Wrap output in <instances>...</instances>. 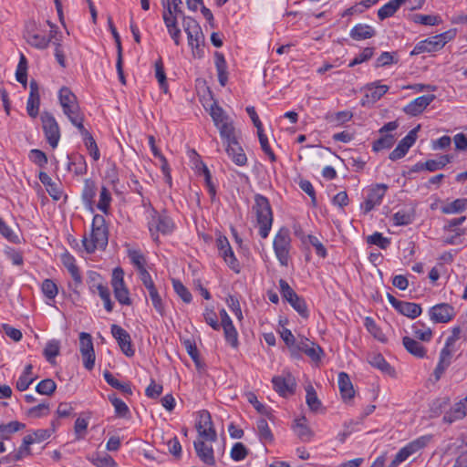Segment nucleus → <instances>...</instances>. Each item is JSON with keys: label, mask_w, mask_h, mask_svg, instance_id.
Instances as JSON below:
<instances>
[{"label": "nucleus", "mask_w": 467, "mask_h": 467, "mask_svg": "<svg viewBox=\"0 0 467 467\" xmlns=\"http://www.w3.org/2000/svg\"><path fill=\"white\" fill-rule=\"evenodd\" d=\"M16 78L24 87L26 86L27 81V60L24 54L20 55L19 62L16 71Z\"/></svg>", "instance_id": "obj_43"}, {"label": "nucleus", "mask_w": 467, "mask_h": 467, "mask_svg": "<svg viewBox=\"0 0 467 467\" xmlns=\"http://www.w3.org/2000/svg\"><path fill=\"white\" fill-rule=\"evenodd\" d=\"M412 333L416 338L422 341H430L432 337V331L421 322H417L412 326Z\"/></svg>", "instance_id": "obj_41"}, {"label": "nucleus", "mask_w": 467, "mask_h": 467, "mask_svg": "<svg viewBox=\"0 0 467 467\" xmlns=\"http://www.w3.org/2000/svg\"><path fill=\"white\" fill-rule=\"evenodd\" d=\"M306 404L312 411H317L321 407V402L318 400L317 393L312 386L306 389Z\"/></svg>", "instance_id": "obj_58"}, {"label": "nucleus", "mask_w": 467, "mask_h": 467, "mask_svg": "<svg viewBox=\"0 0 467 467\" xmlns=\"http://www.w3.org/2000/svg\"><path fill=\"white\" fill-rule=\"evenodd\" d=\"M225 151L232 161L238 166H244L247 157L238 140L226 144Z\"/></svg>", "instance_id": "obj_25"}, {"label": "nucleus", "mask_w": 467, "mask_h": 467, "mask_svg": "<svg viewBox=\"0 0 467 467\" xmlns=\"http://www.w3.org/2000/svg\"><path fill=\"white\" fill-rule=\"evenodd\" d=\"M59 341L57 339H51L47 343L43 351V355L49 363L53 364L56 357L59 355Z\"/></svg>", "instance_id": "obj_39"}, {"label": "nucleus", "mask_w": 467, "mask_h": 467, "mask_svg": "<svg viewBox=\"0 0 467 467\" xmlns=\"http://www.w3.org/2000/svg\"><path fill=\"white\" fill-rule=\"evenodd\" d=\"M375 29L365 24H358L350 30V36L354 40H364L374 36Z\"/></svg>", "instance_id": "obj_29"}, {"label": "nucleus", "mask_w": 467, "mask_h": 467, "mask_svg": "<svg viewBox=\"0 0 467 467\" xmlns=\"http://www.w3.org/2000/svg\"><path fill=\"white\" fill-rule=\"evenodd\" d=\"M219 254L233 271H234L235 273L240 272V265L234 254L231 245L223 250L222 252H220Z\"/></svg>", "instance_id": "obj_42"}, {"label": "nucleus", "mask_w": 467, "mask_h": 467, "mask_svg": "<svg viewBox=\"0 0 467 467\" xmlns=\"http://www.w3.org/2000/svg\"><path fill=\"white\" fill-rule=\"evenodd\" d=\"M219 130L220 136L225 144L238 140L237 130L232 120L216 127Z\"/></svg>", "instance_id": "obj_32"}, {"label": "nucleus", "mask_w": 467, "mask_h": 467, "mask_svg": "<svg viewBox=\"0 0 467 467\" xmlns=\"http://www.w3.org/2000/svg\"><path fill=\"white\" fill-rule=\"evenodd\" d=\"M172 285L174 291L183 302L190 303L192 301V295L190 291L182 285V282L179 280H173Z\"/></svg>", "instance_id": "obj_63"}, {"label": "nucleus", "mask_w": 467, "mask_h": 467, "mask_svg": "<svg viewBox=\"0 0 467 467\" xmlns=\"http://www.w3.org/2000/svg\"><path fill=\"white\" fill-rule=\"evenodd\" d=\"M338 389L342 399L349 401L354 398L355 390L349 376L346 372H340L337 379Z\"/></svg>", "instance_id": "obj_26"}, {"label": "nucleus", "mask_w": 467, "mask_h": 467, "mask_svg": "<svg viewBox=\"0 0 467 467\" xmlns=\"http://www.w3.org/2000/svg\"><path fill=\"white\" fill-rule=\"evenodd\" d=\"M247 449L242 442H236L231 450V458L235 462L243 461L247 456Z\"/></svg>", "instance_id": "obj_64"}, {"label": "nucleus", "mask_w": 467, "mask_h": 467, "mask_svg": "<svg viewBox=\"0 0 467 467\" xmlns=\"http://www.w3.org/2000/svg\"><path fill=\"white\" fill-rule=\"evenodd\" d=\"M196 430L201 439L207 441H215L217 439V434L213 428L211 415L207 410H202L199 412Z\"/></svg>", "instance_id": "obj_15"}, {"label": "nucleus", "mask_w": 467, "mask_h": 467, "mask_svg": "<svg viewBox=\"0 0 467 467\" xmlns=\"http://www.w3.org/2000/svg\"><path fill=\"white\" fill-rule=\"evenodd\" d=\"M431 435L420 436L402 447L395 455L388 467H398L405 462L410 456L417 453L427 446L431 440Z\"/></svg>", "instance_id": "obj_5"}, {"label": "nucleus", "mask_w": 467, "mask_h": 467, "mask_svg": "<svg viewBox=\"0 0 467 467\" xmlns=\"http://www.w3.org/2000/svg\"><path fill=\"white\" fill-rule=\"evenodd\" d=\"M395 142V137L391 134H382V136L376 140L372 144L374 151H379L385 149H389Z\"/></svg>", "instance_id": "obj_46"}, {"label": "nucleus", "mask_w": 467, "mask_h": 467, "mask_svg": "<svg viewBox=\"0 0 467 467\" xmlns=\"http://www.w3.org/2000/svg\"><path fill=\"white\" fill-rule=\"evenodd\" d=\"M109 400L113 405L118 416L124 418L130 413L128 406L122 400L117 398L115 395H109Z\"/></svg>", "instance_id": "obj_54"}, {"label": "nucleus", "mask_w": 467, "mask_h": 467, "mask_svg": "<svg viewBox=\"0 0 467 467\" xmlns=\"http://www.w3.org/2000/svg\"><path fill=\"white\" fill-rule=\"evenodd\" d=\"M387 298L389 304L401 315L411 319L419 317L421 312V306L419 304L412 302H406L397 299L394 296L388 294Z\"/></svg>", "instance_id": "obj_16"}, {"label": "nucleus", "mask_w": 467, "mask_h": 467, "mask_svg": "<svg viewBox=\"0 0 467 467\" xmlns=\"http://www.w3.org/2000/svg\"><path fill=\"white\" fill-rule=\"evenodd\" d=\"M252 209L259 226V234L263 239H265L269 235L273 223V212L270 202L266 197L256 194Z\"/></svg>", "instance_id": "obj_2"}, {"label": "nucleus", "mask_w": 467, "mask_h": 467, "mask_svg": "<svg viewBox=\"0 0 467 467\" xmlns=\"http://www.w3.org/2000/svg\"><path fill=\"white\" fill-rule=\"evenodd\" d=\"M429 313L431 319L435 323H447L455 316L454 308L446 303L435 305Z\"/></svg>", "instance_id": "obj_20"}, {"label": "nucleus", "mask_w": 467, "mask_h": 467, "mask_svg": "<svg viewBox=\"0 0 467 467\" xmlns=\"http://www.w3.org/2000/svg\"><path fill=\"white\" fill-rule=\"evenodd\" d=\"M26 427L24 423H21L17 420L10 421L6 424L0 425V438L3 440H7L10 438L11 434L23 430Z\"/></svg>", "instance_id": "obj_38"}, {"label": "nucleus", "mask_w": 467, "mask_h": 467, "mask_svg": "<svg viewBox=\"0 0 467 467\" xmlns=\"http://www.w3.org/2000/svg\"><path fill=\"white\" fill-rule=\"evenodd\" d=\"M51 425H52L51 430L39 429V430L35 431L33 433L25 436L23 439V444L19 450V453H17L14 456V460L15 461L20 460L21 459L20 453H22L23 451H26L27 454H29L30 453L29 445H31L33 443H40V442L47 440L56 430L55 421H53Z\"/></svg>", "instance_id": "obj_11"}, {"label": "nucleus", "mask_w": 467, "mask_h": 467, "mask_svg": "<svg viewBox=\"0 0 467 467\" xmlns=\"http://www.w3.org/2000/svg\"><path fill=\"white\" fill-rule=\"evenodd\" d=\"M28 158L33 163L39 166L40 168H45L47 164V157L46 153L40 150H31L29 151Z\"/></svg>", "instance_id": "obj_57"}, {"label": "nucleus", "mask_w": 467, "mask_h": 467, "mask_svg": "<svg viewBox=\"0 0 467 467\" xmlns=\"http://www.w3.org/2000/svg\"><path fill=\"white\" fill-rule=\"evenodd\" d=\"M420 129L417 128L411 130L397 145V147L389 153V159L391 161H397L403 158L410 148L415 143L417 139V131Z\"/></svg>", "instance_id": "obj_19"}, {"label": "nucleus", "mask_w": 467, "mask_h": 467, "mask_svg": "<svg viewBox=\"0 0 467 467\" xmlns=\"http://www.w3.org/2000/svg\"><path fill=\"white\" fill-rule=\"evenodd\" d=\"M147 290H148L149 296L151 300L153 307L161 316H163L164 315V306H163L162 299H161L156 286L150 287Z\"/></svg>", "instance_id": "obj_51"}, {"label": "nucleus", "mask_w": 467, "mask_h": 467, "mask_svg": "<svg viewBox=\"0 0 467 467\" xmlns=\"http://www.w3.org/2000/svg\"><path fill=\"white\" fill-rule=\"evenodd\" d=\"M455 33L447 31L433 36H431L423 41L419 42L413 48L411 54L418 55L423 52H435L442 48L448 43Z\"/></svg>", "instance_id": "obj_6"}, {"label": "nucleus", "mask_w": 467, "mask_h": 467, "mask_svg": "<svg viewBox=\"0 0 467 467\" xmlns=\"http://www.w3.org/2000/svg\"><path fill=\"white\" fill-rule=\"evenodd\" d=\"M274 251L283 266H287L290 259L291 238L288 229L281 228L274 238Z\"/></svg>", "instance_id": "obj_4"}, {"label": "nucleus", "mask_w": 467, "mask_h": 467, "mask_svg": "<svg viewBox=\"0 0 467 467\" xmlns=\"http://www.w3.org/2000/svg\"><path fill=\"white\" fill-rule=\"evenodd\" d=\"M103 376L106 382L112 388L121 390L123 393H126L128 395H130L132 393L130 384L120 382L109 371H105Z\"/></svg>", "instance_id": "obj_40"}, {"label": "nucleus", "mask_w": 467, "mask_h": 467, "mask_svg": "<svg viewBox=\"0 0 467 467\" xmlns=\"http://www.w3.org/2000/svg\"><path fill=\"white\" fill-rule=\"evenodd\" d=\"M33 372V366L31 364H28L25 367L24 371L22 375L18 378L16 388L19 391H25L26 390L29 386L33 383L35 380V378L32 377Z\"/></svg>", "instance_id": "obj_35"}, {"label": "nucleus", "mask_w": 467, "mask_h": 467, "mask_svg": "<svg viewBox=\"0 0 467 467\" xmlns=\"http://www.w3.org/2000/svg\"><path fill=\"white\" fill-rule=\"evenodd\" d=\"M41 289L45 296L50 300H54L58 293L57 285L51 279H45L42 283Z\"/></svg>", "instance_id": "obj_53"}, {"label": "nucleus", "mask_w": 467, "mask_h": 467, "mask_svg": "<svg viewBox=\"0 0 467 467\" xmlns=\"http://www.w3.org/2000/svg\"><path fill=\"white\" fill-rule=\"evenodd\" d=\"M295 234L298 236H300V238L302 239V241L304 243H306V241L315 248L316 250V254L322 257V258H325L327 256V249L326 247L323 245V244L318 240V238L317 236H314V235H311V234H308V235H301L297 230L295 231Z\"/></svg>", "instance_id": "obj_37"}, {"label": "nucleus", "mask_w": 467, "mask_h": 467, "mask_svg": "<svg viewBox=\"0 0 467 467\" xmlns=\"http://www.w3.org/2000/svg\"><path fill=\"white\" fill-rule=\"evenodd\" d=\"M279 288L282 296L302 317L306 318L308 317V309L305 299L299 296L284 279L279 280Z\"/></svg>", "instance_id": "obj_7"}, {"label": "nucleus", "mask_w": 467, "mask_h": 467, "mask_svg": "<svg viewBox=\"0 0 467 467\" xmlns=\"http://www.w3.org/2000/svg\"><path fill=\"white\" fill-rule=\"evenodd\" d=\"M111 200L110 192L106 187L103 186L99 193V200L97 205L98 209L104 213H108Z\"/></svg>", "instance_id": "obj_52"}, {"label": "nucleus", "mask_w": 467, "mask_h": 467, "mask_svg": "<svg viewBox=\"0 0 467 467\" xmlns=\"http://www.w3.org/2000/svg\"><path fill=\"white\" fill-rule=\"evenodd\" d=\"M450 161L451 158L448 155H443L441 156L438 160H428L424 163L416 164L415 171L425 169L429 171H434L443 168Z\"/></svg>", "instance_id": "obj_33"}, {"label": "nucleus", "mask_w": 467, "mask_h": 467, "mask_svg": "<svg viewBox=\"0 0 467 467\" xmlns=\"http://www.w3.org/2000/svg\"><path fill=\"white\" fill-rule=\"evenodd\" d=\"M402 343L406 350L417 358H423L426 355V349L421 343L412 337H404Z\"/></svg>", "instance_id": "obj_34"}, {"label": "nucleus", "mask_w": 467, "mask_h": 467, "mask_svg": "<svg viewBox=\"0 0 467 467\" xmlns=\"http://www.w3.org/2000/svg\"><path fill=\"white\" fill-rule=\"evenodd\" d=\"M259 438L262 441L267 442L273 441V434L268 426L267 421L265 419H260L256 423Z\"/></svg>", "instance_id": "obj_50"}, {"label": "nucleus", "mask_w": 467, "mask_h": 467, "mask_svg": "<svg viewBox=\"0 0 467 467\" xmlns=\"http://www.w3.org/2000/svg\"><path fill=\"white\" fill-rule=\"evenodd\" d=\"M467 416V396L455 403L443 416V421L451 424Z\"/></svg>", "instance_id": "obj_23"}, {"label": "nucleus", "mask_w": 467, "mask_h": 467, "mask_svg": "<svg viewBox=\"0 0 467 467\" xmlns=\"http://www.w3.org/2000/svg\"><path fill=\"white\" fill-rule=\"evenodd\" d=\"M204 441L205 440L201 439L193 442L196 454L203 463L213 466L215 464V458L213 447L206 444Z\"/></svg>", "instance_id": "obj_24"}, {"label": "nucleus", "mask_w": 467, "mask_h": 467, "mask_svg": "<svg viewBox=\"0 0 467 467\" xmlns=\"http://www.w3.org/2000/svg\"><path fill=\"white\" fill-rule=\"evenodd\" d=\"M367 93L365 97L368 101L376 102L380 98L385 95L389 90V86L381 85L379 82H372L367 85L366 87Z\"/></svg>", "instance_id": "obj_28"}, {"label": "nucleus", "mask_w": 467, "mask_h": 467, "mask_svg": "<svg viewBox=\"0 0 467 467\" xmlns=\"http://www.w3.org/2000/svg\"><path fill=\"white\" fill-rule=\"evenodd\" d=\"M467 209V199H456L441 206V211L444 214H453L464 212Z\"/></svg>", "instance_id": "obj_36"}, {"label": "nucleus", "mask_w": 467, "mask_h": 467, "mask_svg": "<svg viewBox=\"0 0 467 467\" xmlns=\"http://www.w3.org/2000/svg\"><path fill=\"white\" fill-rule=\"evenodd\" d=\"M367 242L370 244L377 245L381 249H386L390 244L389 239L384 237L382 234L379 232H376L373 234L368 235L367 238Z\"/></svg>", "instance_id": "obj_59"}, {"label": "nucleus", "mask_w": 467, "mask_h": 467, "mask_svg": "<svg viewBox=\"0 0 467 467\" xmlns=\"http://www.w3.org/2000/svg\"><path fill=\"white\" fill-rule=\"evenodd\" d=\"M58 99L63 113L68 119L81 113L77 97L68 88L63 87L60 88Z\"/></svg>", "instance_id": "obj_10"}, {"label": "nucleus", "mask_w": 467, "mask_h": 467, "mask_svg": "<svg viewBox=\"0 0 467 467\" xmlns=\"http://www.w3.org/2000/svg\"><path fill=\"white\" fill-rule=\"evenodd\" d=\"M408 0H390L378 10V17L384 20L392 16Z\"/></svg>", "instance_id": "obj_30"}, {"label": "nucleus", "mask_w": 467, "mask_h": 467, "mask_svg": "<svg viewBox=\"0 0 467 467\" xmlns=\"http://www.w3.org/2000/svg\"><path fill=\"white\" fill-rule=\"evenodd\" d=\"M149 231L154 242H159V234H170L174 230V223L171 217L151 209L150 218L148 222Z\"/></svg>", "instance_id": "obj_3"}, {"label": "nucleus", "mask_w": 467, "mask_h": 467, "mask_svg": "<svg viewBox=\"0 0 467 467\" xmlns=\"http://www.w3.org/2000/svg\"><path fill=\"white\" fill-rule=\"evenodd\" d=\"M214 64L217 70L219 83L224 87L228 81L227 64L224 56L220 52L214 54Z\"/></svg>", "instance_id": "obj_31"}, {"label": "nucleus", "mask_w": 467, "mask_h": 467, "mask_svg": "<svg viewBox=\"0 0 467 467\" xmlns=\"http://www.w3.org/2000/svg\"><path fill=\"white\" fill-rule=\"evenodd\" d=\"M29 97L26 102V111L31 118H36L39 113L40 96L38 84L35 79L30 81Z\"/></svg>", "instance_id": "obj_22"}, {"label": "nucleus", "mask_w": 467, "mask_h": 467, "mask_svg": "<svg viewBox=\"0 0 467 467\" xmlns=\"http://www.w3.org/2000/svg\"><path fill=\"white\" fill-rule=\"evenodd\" d=\"M42 128L47 143L55 149L60 140V129L55 117L49 112L41 114Z\"/></svg>", "instance_id": "obj_9"}, {"label": "nucleus", "mask_w": 467, "mask_h": 467, "mask_svg": "<svg viewBox=\"0 0 467 467\" xmlns=\"http://www.w3.org/2000/svg\"><path fill=\"white\" fill-rule=\"evenodd\" d=\"M434 99L435 96L432 94L418 97L406 105L403 111L408 115L417 116L420 114L434 100Z\"/></svg>", "instance_id": "obj_21"}, {"label": "nucleus", "mask_w": 467, "mask_h": 467, "mask_svg": "<svg viewBox=\"0 0 467 467\" xmlns=\"http://www.w3.org/2000/svg\"><path fill=\"white\" fill-rule=\"evenodd\" d=\"M364 326L375 338L381 342H384L386 340L385 335L378 327V325L376 324L375 320L372 317H367L364 321Z\"/></svg>", "instance_id": "obj_47"}, {"label": "nucleus", "mask_w": 467, "mask_h": 467, "mask_svg": "<svg viewBox=\"0 0 467 467\" xmlns=\"http://www.w3.org/2000/svg\"><path fill=\"white\" fill-rule=\"evenodd\" d=\"M305 419L297 420L294 427L295 432L303 441H309L313 437L312 431L305 424Z\"/></svg>", "instance_id": "obj_45"}, {"label": "nucleus", "mask_w": 467, "mask_h": 467, "mask_svg": "<svg viewBox=\"0 0 467 467\" xmlns=\"http://www.w3.org/2000/svg\"><path fill=\"white\" fill-rule=\"evenodd\" d=\"M188 44L192 50V55L197 57L203 56V49L202 47L204 42V36L202 29L194 31V33H187Z\"/></svg>", "instance_id": "obj_27"}, {"label": "nucleus", "mask_w": 467, "mask_h": 467, "mask_svg": "<svg viewBox=\"0 0 467 467\" xmlns=\"http://www.w3.org/2000/svg\"><path fill=\"white\" fill-rule=\"evenodd\" d=\"M210 115L216 127L231 120L224 110L215 103L211 106Z\"/></svg>", "instance_id": "obj_44"}, {"label": "nucleus", "mask_w": 467, "mask_h": 467, "mask_svg": "<svg viewBox=\"0 0 467 467\" xmlns=\"http://www.w3.org/2000/svg\"><path fill=\"white\" fill-rule=\"evenodd\" d=\"M374 54V48L373 47H365L360 54L355 57L354 59H352L348 65L349 67H353L358 64H361L365 61H368L372 57Z\"/></svg>", "instance_id": "obj_61"}, {"label": "nucleus", "mask_w": 467, "mask_h": 467, "mask_svg": "<svg viewBox=\"0 0 467 467\" xmlns=\"http://www.w3.org/2000/svg\"><path fill=\"white\" fill-rule=\"evenodd\" d=\"M274 389L282 397L291 395L295 391L296 380L290 373H284L272 379Z\"/></svg>", "instance_id": "obj_17"}, {"label": "nucleus", "mask_w": 467, "mask_h": 467, "mask_svg": "<svg viewBox=\"0 0 467 467\" xmlns=\"http://www.w3.org/2000/svg\"><path fill=\"white\" fill-rule=\"evenodd\" d=\"M96 292H98L99 297L103 301L105 309L108 312H111L113 310V303L110 299V293L107 285L104 284L103 285H98Z\"/></svg>", "instance_id": "obj_55"}, {"label": "nucleus", "mask_w": 467, "mask_h": 467, "mask_svg": "<svg viewBox=\"0 0 467 467\" xmlns=\"http://www.w3.org/2000/svg\"><path fill=\"white\" fill-rule=\"evenodd\" d=\"M155 77L159 82L161 89L163 90L164 93L168 92V83L166 78V74L164 71V67L161 59H159L155 62Z\"/></svg>", "instance_id": "obj_48"}, {"label": "nucleus", "mask_w": 467, "mask_h": 467, "mask_svg": "<svg viewBox=\"0 0 467 467\" xmlns=\"http://www.w3.org/2000/svg\"><path fill=\"white\" fill-rule=\"evenodd\" d=\"M224 333V337L231 347L236 348L238 347V333L233 323H228L226 326L222 327Z\"/></svg>", "instance_id": "obj_49"}, {"label": "nucleus", "mask_w": 467, "mask_h": 467, "mask_svg": "<svg viewBox=\"0 0 467 467\" xmlns=\"http://www.w3.org/2000/svg\"><path fill=\"white\" fill-rule=\"evenodd\" d=\"M109 241V233L105 218L96 214L92 220L91 232L89 236L85 235L82 244L88 254L94 253L97 249H104Z\"/></svg>", "instance_id": "obj_1"}, {"label": "nucleus", "mask_w": 467, "mask_h": 467, "mask_svg": "<svg viewBox=\"0 0 467 467\" xmlns=\"http://www.w3.org/2000/svg\"><path fill=\"white\" fill-rule=\"evenodd\" d=\"M415 23L425 26H435L439 24L441 18L438 16L416 14L413 16Z\"/></svg>", "instance_id": "obj_60"}, {"label": "nucleus", "mask_w": 467, "mask_h": 467, "mask_svg": "<svg viewBox=\"0 0 467 467\" xmlns=\"http://www.w3.org/2000/svg\"><path fill=\"white\" fill-rule=\"evenodd\" d=\"M257 134H258V138H259V141H260L262 150L269 157V159L272 162L275 161L276 157L270 148V145L268 143V139H267L266 135L264 133V130H262L261 131H257Z\"/></svg>", "instance_id": "obj_62"}, {"label": "nucleus", "mask_w": 467, "mask_h": 467, "mask_svg": "<svg viewBox=\"0 0 467 467\" xmlns=\"http://www.w3.org/2000/svg\"><path fill=\"white\" fill-rule=\"evenodd\" d=\"M24 37L28 45L37 49H46L50 43V38L41 35L35 21L26 24Z\"/></svg>", "instance_id": "obj_13"}, {"label": "nucleus", "mask_w": 467, "mask_h": 467, "mask_svg": "<svg viewBox=\"0 0 467 467\" xmlns=\"http://www.w3.org/2000/svg\"><path fill=\"white\" fill-rule=\"evenodd\" d=\"M111 334L117 340L121 351L127 357H132L135 354V349L132 346L130 336L125 329L114 324L111 326Z\"/></svg>", "instance_id": "obj_18"}, {"label": "nucleus", "mask_w": 467, "mask_h": 467, "mask_svg": "<svg viewBox=\"0 0 467 467\" xmlns=\"http://www.w3.org/2000/svg\"><path fill=\"white\" fill-rule=\"evenodd\" d=\"M79 351L82 356L84 367L88 370L93 369L96 357L90 334L86 332L79 334Z\"/></svg>", "instance_id": "obj_12"}, {"label": "nucleus", "mask_w": 467, "mask_h": 467, "mask_svg": "<svg viewBox=\"0 0 467 467\" xmlns=\"http://www.w3.org/2000/svg\"><path fill=\"white\" fill-rule=\"evenodd\" d=\"M388 185L384 183H378L373 185L368 191L367 199L361 203V209L365 213L372 211L376 206L380 205L382 199L386 194Z\"/></svg>", "instance_id": "obj_14"}, {"label": "nucleus", "mask_w": 467, "mask_h": 467, "mask_svg": "<svg viewBox=\"0 0 467 467\" xmlns=\"http://www.w3.org/2000/svg\"><path fill=\"white\" fill-rule=\"evenodd\" d=\"M111 286L113 288L114 296L120 305H131L132 302L130 297V291L124 282V271L122 268L116 267L113 269Z\"/></svg>", "instance_id": "obj_8"}, {"label": "nucleus", "mask_w": 467, "mask_h": 467, "mask_svg": "<svg viewBox=\"0 0 467 467\" xmlns=\"http://www.w3.org/2000/svg\"><path fill=\"white\" fill-rule=\"evenodd\" d=\"M57 385L51 379L41 380L36 387L37 393L41 395H51L56 390Z\"/></svg>", "instance_id": "obj_56"}]
</instances>
